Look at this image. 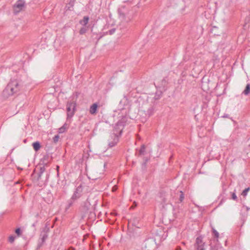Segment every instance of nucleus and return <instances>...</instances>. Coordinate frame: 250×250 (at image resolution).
I'll use <instances>...</instances> for the list:
<instances>
[{"mask_svg": "<svg viewBox=\"0 0 250 250\" xmlns=\"http://www.w3.org/2000/svg\"><path fill=\"white\" fill-rule=\"evenodd\" d=\"M130 106L125 96L121 100L119 104V108L116 111L118 113L119 121L114 127L113 133L111 135L112 141H109L108 146L112 147L119 141V137L121 135L127 119V115L130 110Z\"/></svg>", "mask_w": 250, "mask_h": 250, "instance_id": "obj_1", "label": "nucleus"}, {"mask_svg": "<svg viewBox=\"0 0 250 250\" xmlns=\"http://www.w3.org/2000/svg\"><path fill=\"white\" fill-rule=\"evenodd\" d=\"M133 106L138 107L139 111L144 112L146 116L148 117L152 114L154 110L153 106L149 104L147 101L144 100L141 97L137 99Z\"/></svg>", "mask_w": 250, "mask_h": 250, "instance_id": "obj_2", "label": "nucleus"}, {"mask_svg": "<svg viewBox=\"0 0 250 250\" xmlns=\"http://www.w3.org/2000/svg\"><path fill=\"white\" fill-rule=\"evenodd\" d=\"M19 90V84L17 80H11L3 91V95L5 97H8L13 95Z\"/></svg>", "mask_w": 250, "mask_h": 250, "instance_id": "obj_3", "label": "nucleus"}, {"mask_svg": "<svg viewBox=\"0 0 250 250\" xmlns=\"http://www.w3.org/2000/svg\"><path fill=\"white\" fill-rule=\"evenodd\" d=\"M83 186L81 185L76 188V190H75L71 199L68 201V205L66 208H69L70 207H71L74 202L77 199H79L83 195Z\"/></svg>", "mask_w": 250, "mask_h": 250, "instance_id": "obj_4", "label": "nucleus"}, {"mask_svg": "<svg viewBox=\"0 0 250 250\" xmlns=\"http://www.w3.org/2000/svg\"><path fill=\"white\" fill-rule=\"evenodd\" d=\"M76 111V103L74 101H69L66 104L67 120L70 119Z\"/></svg>", "mask_w": 250, "mask_h": 250, "instance_id": "obj_5", "label": "nucleus"}, {"mask_svg": "<svg viewBox=\"0 0 250 250\" xmlns=\"http://www.w3.org/2000/svg\"><path fill=\"white\" fill-rule=\"evenodd\" d=\"M205 243L203 242V238L201 236L198 237L196 239L194 244V248L195 250H205Z\"/></svg>", "mask_w": 250, "mask_h": 250, "instance_id": "obj_6", "label": "nucleus"}, {"mask_svg": "<svg viewBox=\"0 0 250 250\" xmlns=\"http://www.w3.org/2000/svg\"><path fill=\"white\" fill-rule=\"evenodd\" d=\"M24 4L23 0H18L14 6V12L17 14L21 11L24 7Z\"/></svg>", "mask_w": 250, "mask_h": 250, "instance_id": "obj_7", "label": "nucleus"}, {"mask_svg": "<svg viewBox=\"0 0 250 250\" xmlns=\"http://www.w3.org/2000/svg\"><path fill=\"white\" fill-rule=\"evenodd\" d=\"M98 106L97 103H94L92 104L90 107L89 113L92 115L96 114L97 111Z\"/></svg>", "mask_w": 250, "mask_h": 250, "instance_id": "obj_8", "label": "nucleus"}, {"mask_svg": "<svg viewBox=\"0 0 250 250\" xmlns=\"http://www.w3.org/2000/svg\"><path fill=\"white\" fill-rule=\"evenodd\" d=\"M89 17L87 16H84L83 19L80 21V23L83 26H85L88 22Z\"/></svg>", "mask_w": 250, "mask_h": 250, "instance_id": "obj_9", "label": "nucleus"}, {"mask_svg": "<svg viewBox=\"0 0 250 250\" xmlns=\"http://www.w3.org/2000/svg\"><path fill=\"white\" fill-rule=\"evenodd\" d=\"M33 147L36 151H38L41 148V145L39 142H36L33 143Z\"/></svg>", "mask_w": 250, "mask_h": 250, "instance_id": "obj_10", "label": "nucleus"}, {"mask_svg": "<svg viewBox=\"0 0 250 250\" xmlns=\"http://www.w3.org/2000/svg\"><path fill=\"white\" fill-rule=\"evenodd\" d=\"M243 93L245 95H248L250 93V84H248L246 85L245 89L244 90Z\"/></svg>", "mask_w": 250, "mask_h": 250, "instance_id": "obj_11", "label": "nucleus"}, {"mask_svg": "<svg viewBox=\"0 0 250 250\" xmlns=\"http://www.w3.org/2000/svg\"><path fill=\"white\" fill-rule=\"evenodd\" d=\"M66 128H67L66 125L64 124L61 127H60L59 129V133H62L64 132H65V131L66 129Z\"/></svg>", "mask_w": 250, "mask_h": 250, "instance_id": "obj_12", "label": "nucleus"}, {"mask_svg": "<svg viewBox=\"0 0 250 250\" xmlns=\"http://www.w3.org/2000/svg\"><path fill=\"white\" fill-rule=\"evenodd\" d=\"M145 151V146L144 145L142 146L139 150V153L140 155H144Z\"/></svg>", "mask_w": 250, "mask_h": 250, "instance_id": "obj_13", "label": "nucleus"}, {"mask_svg": "<svg viewBox=\"0 0 250 250\" xmlns=\"http://www.w3.org/2000/svg\"><path fill=\"white\" fill-rule=\"evenodd\" d=\"M145 243H146V245L150 244V243L152 244H154V241L152 238H149L146 240Z\"/></svg>", "mask_w": 250, "mask_h": 250, "instance_id": "obj_14", "label": "nucleus"}, {"mask_svg": "<svg viewBox=\"0 0 250 250\" xmlns=\"http://www.w3.org/2000/svg\"><path fill=\"white\" fill-rule=\"evenodd\" d=\"M250 190V188L249 187L244 190L242 192V195L244 196H246L247 195L248 192Z\"/></svg>", "mask_w": 250, "mask_h": 250, "instance_id": "obj_15", "label": "nucleus"}, {"mask_svg": "<svg viewBox=\"0 0 250 250\" xmlns=\"http://www.w3.org/2000/svg\"><path fill=\"white\" fill-rule=\"evenodd\" d=\"M90 202L89 201V199H87L86 200V203H85V207L86 208V209H88L90 208Z\"/></svg>", "mask_w": 250, "mask_h": 250, "instance_id": "obj_16", "label": "nucleus"}, {"mask_svg": "<svg viewBox=\"0 0 250 250\" xmlns=\"http://www.w3.org/2000/svg\"><path fill=\"white\" fill-rule=\"evenodd\" d=\"M86 30H87L85 27H82L81 28V29L80 30V34L81 35H83L86 32Z\"/></svg>", "mask_w": 250, "mask_h": 250, "instance_id": "obj_17", "label": "nucleus"}, {"mask_svg": "<svg viewBox=\"0 0 250 250\" xmlns=\"http://www.w3.org/2000/svg\"><path fill=\"white\" fill-rule=\"evenodd\" d=\"M212 232L216 239H218L219 235V233L214 228H212Z\"/></svg>", "mask_w": 250, "mask_h": 250, "instance_id": "obj_18", "label": "nucleus"}, {"mask_svg": "<svg viewBox=\"0 0 250 250\" xmlns=\"http://www.w3.org/2000/svg\"><path fill=\"white\" fill-rule=\"evenodd\" d=\"M44 169H45L44 167H41V168H40V173H39V178H40V177H41V175L44 172Z\"/></svg>", "mask_w": 250, "mask_h": 250, "instance_id": "obj_19", "label": "nucleus"}, {"mask_svg": "<svg viewBox=\"0 0 250 250\" xmlns=\"http://www.w3.org/2000/svg\"><path fill=\"white\" fill-rule=\"evenodd\" d=\"M59 136L58 135H55L54 137H53V142L54 143H57L58 140H59Z\"/></svg>", "mask_w": 250, "mask_h": 250, "instance_id": "obj_20", "label": "nucleus"}, {"mask_svg": "<svg viewBox=\"0 0 250 250\" xmlns=\"http://www.w3.org/2000/svg\"><path fill=\"white\" fill-rule=\"evenodd\" d=\"M8 240L10 243H13L15 240V237L14 236H9Z\"/></svg>", "mask_w": 250, "mask_h": 250, "instance_id": "obj_21", "label": "nucleus"}, {"mask_svg": "<svg viewBox=\"0 0 250 250\" xmlns=\"http://www.w3.org/2000/svg\"><path fill=\"white\" fill-rule=\"evenodd\" d=\"M74 0H71L70 3H69V5H70V6H69L68 7V9H70V8L71 7H72L73 6V4H74Z\"/></svg>", "mask_w": 250, "mask_h": 250, "instance_id": "obj_22", "label": "nucleus"}, {"mask_svg": "<svg viewBox=\"0 0 250 250\" xmlns=\"http://www.w3.org/2000/svg\"><path fill=\"white\" fill-rule=\"evenodd\" d=\"M181 192V195L180 196V198H179V200L181 202H182L183 200H184V194L182 192V191H180Z\"/></svg>", "mask_w": 250, "mask_h": 250, "instance_id": "obj_23", "label": "nucleus"}, {"mask_svg": "<svg viewBox=\"0 0 250 250\" xmlns=\"http://www.w3.org/2000/svg\"><path fill=\"white\" fill-rule=\"evenodd\" d=\"M202 62V61L201 60V59L200 60V61H196L194 63L195 65H200V64H201Z\"/></svg>", "mask_w": 250, "mask_h": 250, "instance_id": "obj_24", "label": "nucleus"}, {"mask_svg": "<svg viewBox=\"0 0 250 250\" xmlns=\"http://www.w3.org/2000/svg\"><path fill=\"white\" fill-rule=\"evenodd\" d=\"M15 232L16 234H17L18 235H20L21 234V229L20 228H18L16 229L15 230Z\"/></svg>", "mask_w": 250, "mask_h": 250, "instance_id": "obj_25", "label": "nucleus"}, {"mask_svg": "<svg viewBox=\"0 0 250 250\" xmlns=\"http://www.w3.org/2000/svg\"><path fill=\"white\" fill-rule=\"evenodd\" d=\"M115 28H113V29L109 30L108 33L110 35H112V34H113L115 32Z\"/></svg>", "mask_w": 250, "mask_h": 250, "instance_id": "obj_26", "label": "nucleus"}, {"mask_svg": "<svg viewBox=\"0 0 250 250\" xmlns=\"http://www.w3.org/2000/svg\"><path fill=\"white\" fill-rule=\"evenodd\" d=\"M232 199L234 200H236L237 199V196L236 195L235 193H232Z\"/></svg>", "mask_w": 250, "mask_h": 250, "instance_id": "obj_27", "label": "nucleus"}, {"mask_svg": "<svg viewBox=\"0 0 250 250\" xmlns=\"http://www.w3.org/2000/svg\"><path fill=\"white\" fill-rule=\"evenodd\" d=\"M47 238V235H44L42 238V242H43L44 241H45V240Z\"/></svg>", "mask_w": 250, "mask_h": 250, "instance_id": "obj_28", "label": "nucleus"}, {"mask_svg": "<svg viewBox=\"0 0 250 250\" xmlns=\"http://www.w3.org/2000/svg\"><path fill=\"white\" fill-rule=\"evenodd\" d=\"M175 250H182L181 248L179 246H178L177 247V248H176Z\"/></svg>", "mask_w": 250, "mask_h": 250, "instance_id": "obj_29", "label": "nucleus"}, {"mask_svg": "<svg viewBox=\"0 0 250 250\" xmlns=\"http://www.w3.org/2000/svg\"><path fill=\"white\" fill-rule=\"evenodd\" d=\"M228 115H225L223 116V117H228Z\"/></svg>", "mask_w": 250, "mask_h": 250, "instance_id": "obj_30", "label": "nucleus"}, {"mask_svg": "<svg viewBox=\"0 0 250 250\" xmlns=\"http://www.w3.org/2000/svg\"><path fill=\"white\" fill-rule=\"evenodd\" d=\"M68 250H75L73 248H70Z\"/></svg>", "mask_w": 250, "mask_h": 250, "instance_id": "obj_31", "label": "nucleus"}, {"mask_svg": "<svg viewBox=\"0 0 250 250\" xmlns=\"http://www.w3.org/2000/svg\"><path fill=\"white\" fill-rule=\"evenodd\" d=\"M182 244H183V245H185V242H182Z\"/></svg>", "mask_w": 250, "mask_h": 250, "instance_id": "obj_32", "label": "nucleus"}, {"mask_svg": "<svg viewBox=\"0 0 250 250\" xmlns=\"http://www.w3.org/2000/svg\"><path fill=\"white\" fill-rule=\"evenodd\" d=\"M97 178H92L93 180L96 179Z\"/></svg>", "mask_w": 250, "mask_h": 250, "instance_id": "obj_33", "label": "nucleus"}, {"mask_svg": "<svg viewBox=\"0 0 250 250\" xmlns=\"http://www.w3.org/2000/svg\"><path fill=\"white\" fill-rule=\"evenodd\" d=\"M58 168H59V167H58V166H57V169H58Z\"/></svg>", "mask_w": 250, "mask_h": 250, "instance_id": "obj_34", "label": "nucleus"}, {"mask_svg": "<svg viewBox=\"0 0 250 250\" xmlns=\"http://www.w3.org/2000/svg\"><path fill=\"white\" fill-rule=\"evenodd\" d=\"M249 147H250V145H249Z\"/></svg>", "mask_w": 250, "mask_h": 250, "instance_id": "obj_35", "label": "nucleus"}]
</instances>
